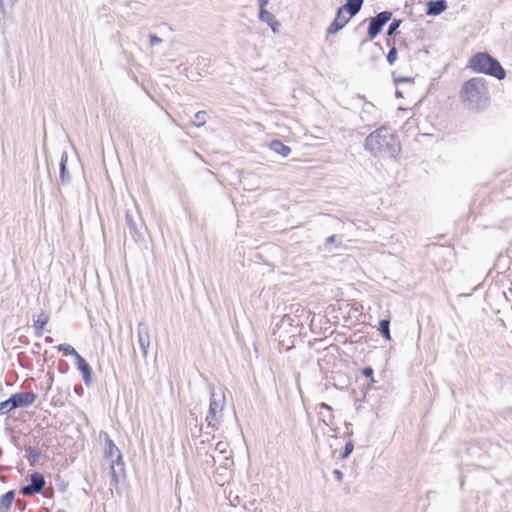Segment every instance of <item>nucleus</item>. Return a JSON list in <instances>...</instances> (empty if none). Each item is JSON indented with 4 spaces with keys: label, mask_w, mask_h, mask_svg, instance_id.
Returning a JSON list of instances; mask_svg holds the SVG:
<instances>
[{
    "label": "nucleus",
    "mask_w": 512,
    "mask_h": 512,
    "mask_svg": "<svg viewBox=\"0 0 512 512\" xmlns=\"http://www.w3.org/2000/svg\"><path fill=\"white\" fill-rule=\"evenodd\" d=\"M49 322V314L45 311H41L37 318L34 319V328H35V335L37 337H41L43 335V330L46 324Z\"/></svg>",
    "instance_id": "dca6fc26"
},
{
    "label": "nucleus",
    "mask_w": 512,
    "mask_h": 512,
    "mask_svg": "<svg viewBox=\"0 0 512 512\" xmlns=\"http://www.w3.org/2000/svg\"><path fill=\"white\" fill-rule=\"evenodd\" d=\"M354 444L352 441H348L343 449V452L341 453L340 457L341 459H346L350 456V454L353 452Z\"/></svg>",
    "instance_id": "bb28decb"
},
{
    "label": "nucleus",
    "mask_w": 512,
    "mask_h": 512,
    "mask_svg": "<svg viewBox=\"0 0 512 512\" xmlns=\"http://www.w3.org/2000/svg\"><path fill=\"white\" fill-rule=\"evenodd\" d=\"M45 342L52 343L53 342V338L48 336V337L45 338Z\"/></svg>",
    "instance_id": "a19ab883"
},
{
    "label": "nucleus",
    "mask_w": 512,
    "mask_h": 512,
    "mask_svg": "<svg viewBox=\"0 0 512 512\" xmlns=\"http://www.w3.org/2000/svg\"><path fill=\"white\" fill-rule=\"evenodd\" d=\"M396 96H397V97H402L401 92H400V91H396Z\"/></svg>",
    "instance_id": "37998d69"
},
{
    "label": "nucleus",
    "mask_w": 512,
    "mask_h": 512,
    "mask_svg": "<svg viewBox=\"0 0 512 512\" xmlns=\"http://www.w3.org/2000/svg\"><path fill=\"white\" fill-rule=\"evenodd\" d=\"M149 42H150L151 46H155V45L162 43V39L159 38L157 35L151 34L149 36Z\"/></svg>",
    "instance_id": "72a5a7b5"
},
{
    "label": "nucleus",
    "mask_w": 512,
    "mask_h": 512,
    "mask_svg": "<svg viewBox=\"0 0 512 512\" xmlns=\"http://www.w3.org/2000/svg\"><path fill=\"white\" fill-rule=\"evenodd\" d=\"M207 120V112L206 111H198L194 114V120L192 124L196 127H201L206 123Z\"/></svg>",
    "instance_id": "b1692460"
},
{
    "label": "nucleus",
    "mask_w": 512,
    "mask_h": 512,
    "mask_svg": "<svg viewBox=\"0 0 512 512\" xmlns=\"http://www.w3.org/2000/svg\"><path fill=\"white\" fill-rule=\"evenodd\" d=\"M295 319L291 317L289 314H285L279 323L276 324V328L274 329V334H276L278 331L282 329H286V327H295L298 325V323H294Z\"/></svg>",
    "instance_id": "aec40b11"
},
{
    "label": "nucleus",
    "mask_w": 512,
    "mask_h": 512,
    "mask_svg": "<svg viewBox=\"0 0 512 512\" xmlns=\"http://www.w3.org/2000/svg\"><path fill=\"white\" fill-rule=\"evenodd\" d=\"M68 154L66 151L61 153L59 170H60V182L62 185L68 184L71 181L70 173L67 169Z\"/></svg>",
    "instance_id": "2eb2a0df"
},
{
    "label": "nucleus",
    "mask_w": 512,
    "mask_h": 512,
    "mask_svg": "<svg viewBox=\"0 0 512 512\" xmlns=\"http://www.w3.org/2000/svg\"><path fill=\"white\" fill-rule=\"evenodd\" d=\"M412 79L409 78V77H400L398 79H395V83L398 84V83H405V82H411Z\"/></svg>",
    "instance_id": "58836bf2"
},
{
    "label": "nucleus",
    "mask_w": 512,
    "mask_h": 512,
    "mask_svg": "<svg viewBox=\"0 0 512 512\" xmlns=\"http://www.w3.org/2000/svg\"><path fill=\"white\" fill-rule=\"evenodd\" d=\"M56 512H66V511H65V510H58V511H56Z\"/></svg>",
    "instance_id": "c03bdc74"
},
{
    "label": "nucleus",
    "mask_w": 512,
    "mask_h": 512,
    "mask_svg": "<svg viewBox=\"0 0 512 512\" xmlns=\"http://www.w3.org/2000/svg\"><path fill=\"white\" fill-rule=\"evenodd\" d=\"M269 148L282 157H287L291 153V148L280 140H272L269 144Z\"/></svg>",
    "instance_id": "6ab92c4d"
},
{
    "label": "nucleus",
    "mask_w": 512,
    "mask_h": 512,
    "mask_svg": "<svg viewBox=\"0 0 512 512\" xmlns=\"http://www.w3.org/2000/svg\"><path fill=\"white\" fill-rule=\"evenodd\" d=\"M57 350L63 352L65 356H74L75 358L79 353L75 350V348L69 344H59Z\"/></svg>",
    "instance_id": "5701e85b"
},
{
    "label": "nucleus",
    "mask_w": 512,
    "mask_h": 512,
    "mask_svg": "<svg viewBox=\"0 0 512 512\" xmlns=\"http://www.w3.org/2000/svg\"><path fill=\"white\" fill-rule=\"evenodd\" d=\"M18 2V0H0V10L2 14H5V8H12Z\"/></svg>",
    "instance_id": "c85d7f7f"
},
{
    "label": "nucleus",
    "mask_w": 512,
    "mask_h": 512,
    "mask_svg": "<svg viewBox=\"0 0 512 512\" xmlns=\"http://www.w3.org/2000/svg\"><path fill=\"white\" fill-rule=\"evenodd\" d=\"M364 149L374 157L396 159L401 145L394 130L381 126L366 137Z\"/></svg>",
    "instance_id": "f257e3e1"
},
{
    "label": "nucleus",
    "mask_w": 512,
    "mask_h": 512,
    "mask_svg": "<svg viewBox=\"0 0 512 512\" xmlns=\"http://www.w3.org/2000/svg\"><path fill=\"white\" fill-rule=\"evenodd\" d=\"M486 80L483 77H474L466 81L460 91L463 103L469 109H478L487 99Z\"/></svg>",
    "instance_id": "f03ea898"
},
{
    "label": "nucleus",
    "mask_w": 512,
    "mask_h": 512,
    "mask_svg": "<svg viewBox=\"0 0 512 512\" xmlns=\"http://www.w3.org/2000/svg\"><path fill=\"white\" fill-rule=\"evenodd\" d=\"M25 452L26 458L28 459L31 465H35L39 461L41 454L36 448L32 446H27L25 447Z\"/></svg>",
    "instance_id": "412c9836"
},
{
    "label": "nucleus",
    "mask_w": 512,
    "mask_h": 512,
    "mask_svg": "<svg viewBox=\"0 0 512 512\" xmlns=\"http://www.w3.org/2000/svg\"><path fill=\"white\" fill-rule=\"evenodd\" d=\"M125 222L128 229V233L134 241H139L142 238L140 228L142 226L141 217L138 213H133L129 210L125 214Z\"/></svg>",
    "instance_id": "6e6552de"
},
{
    "label": "nucleus",
    "mask_w": 512,
    "mask_h": 512,
    "mask_svg": "<svg viewBox=\"0 0 512 512\" xmlns=\"http://www.w3.org/2000/svg\"><path fill=\"white\" fill-rule=\"evenodd\" d=\"M138 344L144 359L148 356V349L150 347V331L149 326L145 322H140L137 327Z\"/></svg>",
    "instance_id": "9d476101"
},
{
    "label": "nucleus",
    "mask_w": 512,
    "mask_h": 512,
    "mask_svg": "<svg viewBox=\"0 0 512 512\" xmlns=\"http://www.w3.org/2000/svg\"><path fill=\"white\" fill-rule=\"evenodd\" d=\"M401 23H402V20L393 19L392 22L390 23L389 27H388L387 36L390 37L393 34H395L397 29L400 27Z\"/></svg>",
    "instance_id": "a878e982"
},
{
    "label": "nucleus",
    "mask_w": 512,
    "mask_h": 512,
    "mask_svg": "<svg viewBox=\"0 0 512 512\" xmlns=\"http://www.w3.org/2000/svg\"><path fill=\"white\" fill-rule=\"evenodd\" d=\"M364 0H346V3L341 6L343 11L348 13L350 17L358 14L363 6Z\"/></svg>",
    "instance_id": "f3484780"
},
{
    "label": "nucleus",
    "mask_w": 512,
    "mask_h": 512,
    "mask_svg": "<svg viewBox=\"0 0 512 512\" xmlns=\"http://www.w3.org/2000/svg\"><path fill=\"white\" fill-rule=\"evenodd\" d=\"M270 0H258L259 9L266 8Z\"/></svg>",
    "instance_id": "ea45409f"
},
{
    "label": "nucleus",
    "mask_w": 512,
    "mask_h": 512,
    "mask_svg": "<svg viewBox=\"0 0 512 512\" xmlns=\"http://www.w3.org/2000/svg\"><path fill=\"white\" fill-rule=\"evenodd\" d=\"M228 449V443L226 441H219L215 445V450L220 454H225Z\"/></svg>",
    "instance_id": "7c9ffc66"
},
{
    "label": "nucleus",
    "mask_w": 512,
    "mask_h": 512,
    "mask_svg": "<svg viewBox=\"0 0 512 512\" xmlns=\"http://www.w3.org/2000/svg\"><path fill=\"white\" fill-rule=\"evenodd\" d=\"M373 373H374V370L369 366L362 369V375L367 378H370L371 382H375L373 379Z\"/></svg>",
    "instance_id": "473e14b6"
},
{
    "label": "nucleus",
    "mask_w": 512,
    "mask_h": 512,
    "mask_svg": "<svg viewBox=\"0 0 512 512\" xmlns=\"http://www.w3.org/2000/svg\"><path fill=\"white\" fill-rule=\"evenodd\" d=\"M378 330L386 340H391L390 321L388 319L380 320Z\"/></svg>",
    "instance_id": "4be33fe9"
},
{
    "label": "nucleus",
    "mask_w": 512,
    "mask_h": 512,
    "mask_svg": "<svg viewBox=\"0 0 512 512\" xmlns=\"http://www.w3.org/2000/svg\"><path fill=\"white\" fill-rule=\"evenodd\" d=\"M469 68L474 72L483 73L498 80L506 77V71L500 62L487 52H478L469 60Z\"/></svg>",
    "instance_id": "7ed1b4c3"
},
{
    "label": "nucleus",
    "mask_w": 512,
    "mask_h": 512,
    "mask_svg": "<svg viewBox=\"0 0 512 512\" xmlns=\"http://www.w3.org/2000/svg\"><path fill=\"white\" fill-rule=\"evenodd\" d=\"M34 346H35V348H38V349L41 348V344L40 343H35Z\"/></svg>",
    "instance_id": "79ce46f5"
},
{
    "label": "nucleus",
    "mask_w": 512,
    "mask_h": 512,
    "mask_svg": "<svg viewBox=\"0 0 512 512\" xmlns=\"http://www.w3.org/2000/svg\"><path fill=\"white\" fill-rule=\"evenodd\" d=\"M375 106L373 103L371 102H366L364 105H363V108H362V114H370L372 113L373 111H375Z\"/></svg>",
    "instance_id": "2f4dec72"
},
{
    "label": "nucleus",
    "mask_w": 512,
    "mask_h": 512,
    "mask_svg": "<svg viewBox=\"0 0 512 512\" xmlns=\"http://www.w3.org/2000/svg\"><path fill=\"white\" fill-rule=\"evenodd\" d=\"M318 409H319V411H321L322 409L326 410L327 412H329V419H332V418H333L332 413H331L332 408H331V406H329L328 404H326V403L322 402V403H320V404L318 405Z\"/></svg>",
    "instance_id": "f704fd0d"
},
{
    "label": "nucleus",
    "mask_w": 512,
    "mask_h": 512,
    "mask_svg": "<svg viewBox=\"0 0 512 512\" xmlns=\"http://www.w3.org/2000/svg\"><path fill=\"white\" fill-rule=\"evenodd\" d=\"M106 459L110 460V486L116 487L122 477L125 475V465L123 462L122 453L119 448L114 444L113 440L106 434V448L104 451Z\"/></svg>",
    "instance_id": "39448f33"
},
{
    "label": "nucleus",
    "mask_w": 512,
    "mask_h": 512,
    "mask_svg": "<svg viewBox=\"0 0 512 512\" xmlns=\"http://www.w3.org/2000/svg\"><path fill=\"white\" fill-rule=\"evenodd\" d=\"M319 416H320V420L326 424H328V422L331 421V419H329V413L323 415L322 412L319 411Z\"/></svg>",
    "instance_id": "4c0bfd02"
},
{
    "label": "nucleus",
    "mask_w": 512,
    "mask_h": 512,
    "mask_svg": "<svg viewBox=\"0 0 512 512\" xmlns=\"http://www.w3.org/2000/svg\"><path fill=\"white\" fill-rule=\"evenodd\" d=\"M339 244H340V238H338L336 235H331L328 238H326V240L323 244V249L325 251L331 252L332 251L331 245H335V247H338Z\"/></svg>",
    "instance_id": "393cba45"
},
{
    "label": "nucleus",
    "mask_w": 512,
    "mask_h": 512,
    "mask_svg": "<svg viewBox=\"0 0 512 512\" xmlns=\"http://www.w3.org/2000/svg\"><path fill=\"white\" fill-rule=\"evenodd\" d=\"M29 480L30 482L26 485H23L19 490V493L23 496H33L40 494L45 488V478L40 472H33L30 475Z\"/></svg>",
    "instance_id": "0eeeda50"
},
{
    "label": "nucleus",
    "mask_w": 512,
    "mask_h": 512,
    "mask_svg": "<svg viewBox=\"0 0 512 512\" xmlns=\"http://www.w3.org/2000/svg\"><path fill=\"white\" fill-rule=\"evenodd\" d=\"M14 410L12 408L10 399H6L5 401L0 402V415L6 414L10 411Z\"/></svg>",
    "instance_id": "cd10ccee"
},
{
    "label": "nucleus",
    "mask_w": 512,
    "mask_h": 512,
    "mask_svg": "<svg viewBox=\"0 0 512 512\" xmlns=\"http://www.w3.org/2000/svg\"><path fill=\"white\" fill-rule=\"evenodd\" d=\"M12 408H24L32 405L37 399V395L32 392H18L9 397Z\"/></svg>",
    "instance_id": "1a4fd4ad"
},
{
    "label": "nucleus",
    "mask_w": 512,
    "mask_h": 512,
    "mask_svg": "<svg viewBox=\"0 0 512 512\" xmlns=\"http://www.w3.org/2000/svg\"><path fill=\"white\" fill-rule=\"evenodd\" d=\"M349 19H350V16L347 17L344 14L343 8L339 7L337 9L335 19L333 20V22L330 24V26L327 29V34L331 35V34H335L338 31H340L342 28L345 27V25L348 23Z\"/></svg>",
    "instance_id": "9b49d317"
},
{
    "label": "nucleus",
    "mask_w": 512,
    "mask_h": 512,
    "mask_svg": "<svg viewBox=\"0 0 512 512\" xmlns=\"http://www.w3.org/2000/svg\"><path fill=\"white\" fill-rule=\"evenodd\" d=\"M209 390V409L205 421L207 422L208 427L217 430L220 427L223 418V410L226 404V388L223 386H220L218 388L210 386Z\"/></svg>",
    "instance_id": "20e7f679"
},
{
    "label": "nucleus",
    "mask_w": 512,
    "mask_h": 512,
    "mask_svg": "<svg viewBox=\"0 0 512 512\" xmlns=\"http://www.w3.org/2000/svg\"><path fill=\"white\" fill-rule=\"evenodd\" d=\"M447 9L446 0H430L426 3V14L428 16H438Z\"/></svg>",
    "instance_id": "ddd939ff"
},
{
    "label": "nucleus",
    "mask_w": 512,
    "mask_h": 512,
    "mask_svg": "<svg viewBox=\"0 0 512 512\" xmlns=\"http://www.w3.org/2000/svg\"><path fill=\"white\" fill-rule=\"evenodd\" d=\"M397 59V49L395 46H392L387 54V62L390 65H393Z\"/></svg>",
    "instance_id": "c756f323"
},
{
    "label": "nucleus",
    "mask_w": 512,
    "mask_h": 512,
    "mask_svg": "<svg viewBox=\"0 0 512 512\" xmlns=\"http://www.w3.org/2000/svg\"><path fill=\"white\" fill-rule=\"evenodd\" d=\"M15 498V491L9 490L0 497V512H9Z\"/></svg>",
    "instance_id": "a211bd4d"
},
{
    "label": "nucleus",
    "mask_w": 512,
    "mask_h": 512,
    "mask_svg": "<svg viewBox=\"0 0 512 512\" xmlns=\"http://www.w3.org/2000/svg\"><path fill=\"white\" fill-rule=\"evenodd\" d=\"M332 474L338 482L343 480V473L339 469H334Z\"/></svg>",
    "instance_id": "c9c22d12"
},
{
    "label": "nucleus",
    "mask_w": 512,
    "mask_h": 512,
    "mask_svg": "<svg viewBox=\"0 0 512 512\" xmlns=\"http://www.w3.org/2000/svg\"><path fill=\"white\" fill-rule=\"evenodd\" d=\"M205 462H206V464H207V465H211V466H213V465H214V463H215V458H214V456H213V455H211V454H206V460H205Z\"/></svg>",
    "instance_id": "e433bc0d"
},
{
    "label": "nucleus",
    "mask_w": 512,
    "mask_h": 512,
    "mask_svg": "<svg viewBox=\"0 0 512 512\" xmlns=\"http://www.w3.org/2000/svg\"><path fill=\"white\" fill-rule=\"evenodd\" d=\"M259 20L268 24L274 33L279 32L280 23L266 8L259 9Z\"/></svg>",
    "instance_id": "4468645a"
},
{
    "label": "nucleus",
    "mask_w": 512,
    "mask_h": 512,
    "mask_svg": "<svg viewBox=\"0 0 512 512\" xmlns=\"http://www.w3.org/2000/svg\"><path fill=\"white\" fill-rule=\"evenodd\" d=\"M392 12L390 11H382L378 13L376 16L369 18V25L367 30V35L369 40L375 39L383 27L391 20Z\"/></svg>",
    "instance_id": "423d86ee"
},
{
    "label": "nucleus",
    "mask_w": 512,
    "mask_h": 512,
    "mask_svg": "<svg viewBox=\"0 0 512 512\" xmlns=\"http://www.w3.org/2000/svg\"><path fill=\"white\" fill-rule=\"evenodd\" d=\"M76 365L77 369L81 372L85 385H89L92 380V369L88 362L79 354L77 355Z\"/></svg>",
    "instance_id": "f8f14e48"
}]
</instances>
